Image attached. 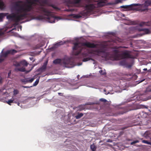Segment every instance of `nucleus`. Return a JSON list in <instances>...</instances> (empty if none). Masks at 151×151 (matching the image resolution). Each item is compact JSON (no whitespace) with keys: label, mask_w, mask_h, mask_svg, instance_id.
I'll return each instance as SVG.
<instances>
[{"label":"nucleus","mask_w":151,"mask_h":151,"mask_svg":"<svg viewBox=\"0 0 151 151\" xmlns=\"http://www.w3.org/2000/svg\"><path fill=\"white\" fill-rule=\"evenodd\" d=\"M29 72V71H27V72Z\"/></svg>","instance_id":"obj_53"},{"label":"nucleus","mask_w":151,"mask_h":151,"mask_svg":"<svg viewBox=\"0 0 151 151\" xmlns=\"http://www.w3.org/2000/svg\"><path fill=\"white\" fill-rule=\"evenodd\" d=\"M61 59H57L53 61V63L55 64H59L61 62Z\"/></svg>","instance_id":"obj_15"},{"label":"nucleus","mask_w":151,"mask_h":151,"mask_svg":"<svg viewBox=\"0 0 151 151\" xmlns=\"http://www.w3.org/2000/svg\"><path fill=\"white\" fill-rule=\"evenodd\" d=\"M143 70L145 71H146L147 70V69L146 68H145L143 69Z\"/></svg>","instance_id":"obj_49"},{"label":"nucleus","mask_w":151,"mask_h":151,"mask_svg":"<svg viewBox=\"0 0 151 151\" xmlns=\"http://www.w3.org/2000/svg\"><path fill=\"white\" fill-rule=\"evenodd\" d=\"M81 0H73L74 4H78L81 1Z\"/></svg>","instance_id":"obj_28"},{"label":"nucleus","mask_w":151,"mask_h":151,"mask_svg":"<svg viewBox=\"0 0 151 151\" xmlns=\"http://www.w3.org/2000/svg\"><path fill=\"white\" fill-rule=\"evenodd\" d=\"M14 95H16L19 93V91L17 89H14L13 91Z\"/></svg>","instance_id":"obj_27"},{"label":"nucleus","mask_w":151,"mask_h":151,"mask_svg":"<svg viewBox=\"0 0 151 151\" xmlns=\"http://www.w3.org/2000/svg\"><path fill=\"white\" fill-rule=\"evenodd\" d=\"M119 50L115 49L113 51V54L110 56L108 59L113 60H118L121 59L125 58H132L133 56L130 54L129 51L125 50L122 52L121 54Z\"/></svg>","instance_id":"obj_5"},{"label":"nucleus","mask_w":151,"mask_h":151,"mask_svg":"<svg viewBox=\"0 0 151 151\" xmlns=\"http://www.w3.org/2000/svg\"><path fill=\"white\" fill-rule=\"evenodd\" d=\"M141 139V140H142V139Z\"/></svg>","instance_id":"obj_58"},{"label":"nucleus","mask_w":151,"mask_h":151,"mask_svg":"<svg viewBox=\"0 0 151 151\" xmlns=\"http://www.w3.org/2000/svg\"><path fill=\"white\" fill-rule=\"evenodd\" d=\"M34 79L33 78H31L30 79H28V82L31 83L34 81Z\"/></svg>","instance_id":"obj_37"},{"label":"nucleus","mask_w":151,"mask_h":151,"mask_svg":"<svg viewBox=\"0 0 151 151\" xmlns=\"http://www.w3.org/2000/svg\"><path fill=\"white\" fill-rule=\"evenodd\" d=\"M4 34V32H2L1 30H0V36H2Z\"/></svg>","instance_id":"obj_40"},{"label":"nucleus","mask_w":151,"mask_h":151,"mask_svg":"<svg viewBox=\"0 0 151 151\" xmlns=\"http://www.w3.org/2000/svg\"><path fill=\"white\" fill-rule=\"evenodd\" d=\"M129 106H127V108L128 109H127V110L126 111V112L128 111H131L133 109V103H132L129 105Z\"/></svg>","instance_id":"obj_12"},{"label":"nucleus","mask_w":151,"mask_h":151,"mask_svg":"<svg viewBox=\"0 0 151 151\" xmlns=\"http://www.w3.org/2000/svg\"><path fill=\"white\" fill-rule=\"evenodd\" d=\"M47 65V63L46 62L44 63L43 65L38 69V70L40 71H43L46 69Z\"/></svg>","instance_id":"obj_10"},{"label":"nucleus","mask_w":151,"mask_h":151,"mask_svg":"<svg viewBox=\"0 0 151 151\" xmlns=\"http://www.w3.org/2000/svg\"><path fill=\"white\" fill-rule=\"evenodd\" d=\"M15 70L16 71H20L21 72H25V69L24 68L22 67L20 68H15Z\"/></svg>","instance_id":"obj_13"},{"label":"nucleus","mask_w":151,"mask_h":151,"mask_svg":"<svg viewBox=\"0 0 151 151\" xmlns=\"http://www.w3.org/2000/svg\"><path fill=\"white\" fill-rule=\"evenodd\" d=\"M31 60H32V58H31V59H30Z\"/></svg>","instance_id":"obj_56"},{"label":"nucleus","mask_w":151,"mask_h":151,"mask_svg":"<svg viewBox=\"0 0 151 151\" xmlns=\"http://www.w3.org/2000/svg\"><path fill=\"white\" fill-rule=\"evenodd\" d=\"M22 87L24 88H29L30 87H29V86H22Z\"/></svg>","instance_id":"obj_45"},{"label":"nucleus","mask_w":151,"mask_h":151,"mask_svg":"<svg viewBox=\"0 0 151 151\" xmlns=\"http://www.w3.org/2000/svg\"><path fill=\"white\" fill-rule=\"evenodd\" d=\"M14 65L16 66H19L21 65L20 62L19 63H17L16 64H14Z\"/></svg>","instance_id":"obj_35"},{"label":"nucleus","mask_w":151,"mask_h":151,"mask_svg":"<svg viewBox=\"0 0 151 151\" xmlns=\"http://www.w3.org/2000/svg\"><path fill=\"white\" fill-rule=\"evenodd\" d=\"M116 1L117 3H119V2H121V1L120 0H116Z\"/></svg>","instance_id":"obj_48"},{"label":"nucleus","mask_w":151,"mask_h":151,"mask_svg":"<svg viewBox=\"0 0 151 151\" xmlns=\"http://www.w3.org/2000/svg\"><path fill=\"white\" fill-rule=\"evenodd\" d=\"M37 12L45 16L46 17L41 16L40 17L41 19H46L50 23H54L55 19H60L59 17L55 16L52 13L49 11L47 8L44 7H39L37 9Z\"/></svg>","instance_id":"obj_3"},{"label":"nucleus","mask_w":151,"mask_h":151,"mask_svg":"<svg viewBox=\"0 0 151 151\" xmlns=\"http://www.w3.org/2000/svg\"><path fill=\"white\" fill-rule=\"evenodd\" d=\"M5 7V5L3 2L0 0V9H3Z\"/></svg>","instance_id":"obj_16"},{"label":"nucleus","mask_w":151,"mask_h":151,"mask_svg":"<svg viewBox=\"0 0 151 151\" xmlns=\"http://www.w3.org/2000/svg\"><path fill=\"white\" fill-rule=\"evenodd\" d=\"M85 1L88 4L86 5L85 9L81 12V14L84 16L93 13L94 10L97 8L111 4L110 3L106 4L107 0H99L96 1L94 0H85Z\"/></svg>","instance_id":"obj_2"},{"label":"nucleus","mask_w":151,"mask_h":151,"mask_svg":"<svg viewBox=\"0 0 151 151\" xmlns=\"http://www.w3.org/2000/svg\"><path fill=\"white\" fill-rule=\"evenodd\" d=\"M39 82V79H37L35 81V82L33 84L34 86H36L37 85L38 83Z\"/></svg>","instance_id":"obj_30"},{"label":"nucleus","mask_w":151,"mask_h":151,"mask_svg":"<svg viewBox=\"0 0 151 151\" xmlns=\"http://www.w3.org/2000/svg\"><path fill=\"white\" fill-rule=\"evenodd\" d=\"M14 101V99H10L8 101H6V102L8 104L10 105H11V103H13Z\"/></svg>","instance_id":"obj_22"},{"label":"nucleus","mask_w":151,"mask_h":151,"mask_svg":"<svg viewBox=\"0 0 151 151\" xmlns=\"http://www.w3.org/2000/svg\"><path fill=\"white\" fill-rule=\"evenodd\" d=\"M58 93L60 94V93Z\"/></svg>","instance_id":"obj_57"},{"label":"nucleus","mask_w":151,"mask_h":151,"mask_svg":"<svg viewBox=\"0 0 151 151\" xmlns=\"http://www.w3.org/2000/svg\"><path fill=\"white\" fill-rule=\"evenodd\" d=\"M142 142L143 143H146L148 145H151V142H149L147 140H142Z\"/></svg>","instance_id":"obj_23"},{"label":"nucleus","mask_w":151,"mask_h":151,"mask_svg":"<svg viewBox=\"0 0 151 151\" xmlns=\"http://www.w3.org/2000/svg\"><path fill=\"white\" fill-rule=\"evenodd\" d=\"M74 10L73 9H66V11L68 12H72Z\"/></svg>","instance_id":"obj_39"},{"label":"nucleus","mask_w":151,"mask_h":151,"mask_svg":"<svg viewBox=\"0 0 151 151\" xmlns=\"http://www.w3.org/2000/svg\"><path fill=\"white\" fill-rule=\"evenodd\" d=\"M11 74V71H10L8 73V77H9L10 76Z\"/></svg>","instance_id":"obj_46"},{"label":"nucleus","mask_w":151,"mask_h":151,"mask_svg":"<svg viewBox=\"0 0 151 151\" xmlns=\"http://www.w3.org/2000/svg\"><path fill=\"white\" fill-rule=\"evenodd\" d=\"M120 47L122 48H128L127 47H125V46Z\"/></svg>","instance_id":"obj_47"},{"label":"nucleus","mask_w":151,"mask_h":151,"mask_svg":"<svg viewBox=\"0 0 151 151\" xmlns=\"http://www.w3.org/2000/svg\"><path fill=\"white\" fill-rule=\"evenodd\" d=\"M20 64L21 65H22L23 66H27L28 64V63L25 60L21 61L20 62Z\"/></svg>","instance_id":"obj_14"},{"label":"nucleus","mask_w":151,"mask_h":151,"mask_svg":"<svg viewBox=\"0 0 151 151\" xmlns=\"http://www.w3.org/2000/svg\"><path fill=\"white\" fill-rule=\"evenodd\" d=\"M82 16L81 15H76V17L77 18H80Z\"/></svg>","instance_id":"obj_41"},{"label":"nucleus","mask_w":151,"mask_h":151,"mask_svg":"<svg viewBox=\"0 0 151 151\" xmlns=\"http://www.w3.org/2000/svg\"><path fill=\"white\" fill-rule=\"evenodd\" d=\"M104 91H106V90H104Z\"/></svg>","instance_id":"obj_54"},{"label":"nucleus","mask_w":151,"mask_h":151,"mask_svg":"<svg viewBox=\"0 0 151 151\" xmlns=\"http://www.w3.org/2000/svg\"><path fill=\"white\" fill-rule=\"evenodd\" d=\"M105 53L106 55L105 56H101V57L103 58H105L106 59H107V56L108 55V53H105V48L103 46H101L99 48L97 49L93 50L91 52L88 51L86 52L82 53V56L84 58L83 61V62H86L90 60H94L93 59L89 57L86 58L87 57H91L89 55L90 54H93L98 56H101V54Z\"/></svg>","instance_id":"obj_4"},{"label":"nucleus","mask_w":151,"mask_h":151,"mask_svg":"<svg viewBox=\"0 0 151 151\" xmlns=\"http://www.w3.org/2000/svg\"><path fill=\"white\" fill-rule=\"evenodd\" d=\"M78 108L80 111H82L84 109L85 107L84 106L81 105L79 106Z\"/></svg>","instance_id":"obj_25"},{"label":"nucleus","mask_w":151,"mask_h":151,"mask_svg":"<svg viewBox=\"0 0 151 151\" xmlns=\"http://www.w3.org/2000/svg\"><path fill=\"white\" fill-rule=\"evenodd\" d=\"M138 7L137 8V10L140 12H143L145 11H147L148 10V8L147 6L144 4H133L130 5H126L121 6L120 7L121 8L127 9L129 10H132L133 9V6H138Z\"/></svg>","instance_id":"obj_7"},{"label":"nucleus","mask_w":151,"mask_h":151,"mask_svg":"<svg viewBox=\"0 0 151 151\" xmlns=\"http://www.w3.org/2000/svg\"><path fill=\"white\" fill-rule=\"evenodd\" d=\"M41 46H40V45H37L35 47V49H37L39 48Z\"/></svg>","instance_id":"obj_36"},{"label":"nucleus","mask_w":151,"mask_h":151,"mask_svg":"<svg viewBox=\"0 0 151 151\" xmlns=\"http://www.w3.org/2000/svg\"><path fill=\"white\" fill-rule=\"evenodd\" d=\"M150 134L149 132H146L144 134V136L146 139H147L150 138Z\"/></svg>","instance_id":"obj_11"},{"label":"nucleus","mask_w":151,"mask_h":151,"mask_svg":"<svg viewBox=\"0 0 151 151\" xmlns=\"http://www.w3.org/2000/svg\"><path fill=\"white\" fill-rule=\"evenodd\" d=\"M6 16V14L4 13H0V19H2L4 17Z\"/></svg>","instance_id":"obj_24"},{"label":"nucleus","mask_w":151,"mask_h":151,"mask_svg":"<svg viewBox=\"0 0 151 151\" xmlns=\"http://www.w3.org/2000/svg\"><path fill=\"white\" fill-rule=\"evenodd\" d=\"M22 82L24 83H27L28 82V78H25L22 80Z\"/></svg>","instance_id":"obj_29"},{"label":"nucleus","mask_w":151,"mask_h":151,"mask_svg":"<svg viewBox=\"0 0 151 151\" xmlns=\"http://www.w3.org/2000/svg\"><path fill=\"white\" fill-rule=\"evenodd\" d=\"M143 30L147 33H148L150 32V30L148 29H144Z\"/></svg>","instance_id":"obj_33"},{"label":"nucleus","mask_w":151,"mask_h":151,"mask_svg":"<svg viewBox=\"0 0 151 151\" xmlns=\"http://www.w3.org/2000/svg\"><path fill=\"white\" fill-rule=\"evenodd\" d=\"M3 82V79L2 77L0 76V84L2 83Z\"/></svg>","instance_id":"obj_38"},{"label":"nucleus","mask_w":151,"mask_h":151,"mask_svg":"<svg viewBox=\"0 0 151 151\" xmlns=\"http://www.w3.org/2000/svg\"><path fill=\"white\" fill-rule=\"evenodd\" d=\"M93 104V103H91V104H90H90Z\"/></svg>","instance_id":"obj_50"},{"label":"nucleus","mask_w":151,"mask_h":151,"mask_svg":"<svg viewBox=\"0 0 151 151\" xmlns=\"http://www.w3.org/2000/svg\"><path fill=\"white\" fill-rule=\"evenodd\" d=\"M63 64L64 66L68 68L73 67L74 65V62L71 61L70 59L65 60L63 62Z\"/></svg>","instance_id":"obj_8"},{"label":"nucleus","mask_w":151,"mask_h":151,"mask_svg":"<svg viewBox=\"0 0 151 151\" xmlns=\"http://www.w3.org/2000/svg\"><path fill=\"white\" fill-rule=\"evenodd\" d=\"M4 60V59L2 58H0V63L2 62Z\"/></svg>","instance_id":"obj_44"},{"label":"nucleus","mask_w":151,"mask_h":151,"mask_svg":"<svg viewBox=\"0 0 151 151\" xmlns=\"http://www.w3.org/2000/svg\"><path fill=\"white\" fill-rule=\"evenodd\" d=\"M99 72L102 75H105L106 74V73L105 70L103 71V70H101L99 71Z\"/></svg>","instance_id":"obj_26"},{"label":"nucleus","mask_w":151,"mask_h":151,"mask_svg":"<svg viewBox=\"0 0 151 151\" xmlns=\"http://www.w3.org/2000/svg\"><path fill=\"white\" fill-rule=\"evenodd\" d=\"M47 3V0H42L41 1H40V3L41 5L43 6L45 4H46Z\"/></svg>","instance_id":"obj_17"},{"label":"nucleus","mask_w":151,"mask_h":151,"mask_svg":"<svg viewBox=\"0 0 151 151\" xmlns=\"http://www.w3.org/2000/svg\"><path fill=\"white\" fill-rule=\"evenodd\" d=\"M17 104H18V106H19V103H17Z\"/></svg>","instance_id":"obj_51"},{"label":"nucleus","mask_w":151,"mask_h":151,"mask_svg":"<svg viewBox=\"0 0 151 151\" xmlns=\"http://www.w3.org/2000/svg\"><path fill=\"white\" fill-rule=\"evenodd\" d=\"M57 45H61L63 44V42H59L56 44Z\"/></svg>","instance_id":"obj_42"},{"label":"nucleus","mask_w":151,"mask_h":151,"mask_svg":"<svg viewBox=\"0 0 151 151\" xmlns=\"http://www.w3.org/2000/svg\"><path fill=\"white\" fill-rule=\"evenodd\" d=\"M31 60H32V58H31V59H30Z\"/></svg>","instance_id":"obj_55"},{"label":"nucleus","mask_w":151,"mask_h":151,"mask_svg":"<svg viewBox=\"0 0 151 151\" xmlns=\"http://www.w3.org/2000/svg\"><path fill=\"white\" fill-rule=\"evenodd\" d=\"M100 100L101 101L103 102H106L107 101L106 99H103V98L101 99H100Z\"/></svg>","instance_id":"obj_34"},{"label":"nucleus","mask_w":151,"mask_h":151,"mask_svg":"<svg viewBox=\"0 0 151 151\" xmlns=\"http://www.w3.org/2000/svg\"><path fill=\"white\" fill-rule=\"evenodd\" d=\"M144 5L147 6V8H148V6L150 5L151 4V1H145L144 4Z\"/></svg>","instance_id":"obj_18"},{"label":"nucleus","mask_w":151,"mask_h":151,"mask_svg":"<svg viewBox=\"0 0 151 151\" xmlns=\"http://www.w3.org/2000/svg\"><path fill=\"white\" fill-rule=\"evenodd\" d=\"M52 7L54 9H55L57 10H60V9L59 8L56 6H55L54 5H52Z\"/></svg>","instance_id":"obj_31"},{"label":"nucleus","mask_w":151,"mask_h":151,"mask_svg":"<svg viewBox=\"0 0 151 151\" xmlns=\"http://www.w3.org/2000/svg\"><path fill=\"white\" fill-rule=\"evenodd\" d=\"M119 64L122 66H125L127 65V63L125 60H122L120 62Z\"/></svg>","instance_id":"obj_21"},{"label":"nucleus","mask_w":151,"mask_h":151,"mask_svg":"<svg viewBox=\"0 0 151 151\" xmlns=\"http://www.w3.org/2000/svg\"><path fill=\"white\" fill-rule=\"evenodd\" d=\"M37 3H40V0L27 1L26 3H24L22 1H18L15 2L14 6L15 10L18 14H9L7 16V18L12 19L16 23H17L20 21L27 17V13L33 10V6L37 5Z\"/></svg>","instance_id":"obj_1"},{"label":"nucleus","mask_w":151,"mask_h":151,"mask_svg":"<svg viewBox=\"0 0 151 151\" xmlns=\"http://www.w3.org/2000/svg\"><path fill=\"white\" fill-rule=\"evenodd\" d=\"M139 142V141L137 140H136L134 141H133V142H131V145H133L134 144L138 143Z\"/></svg>","instance_id":"obj_32"},{"label":"nucleus","mask_w":151,"mask_h":151,"mask_svg":"<svg viewBox=\"0 0 151 151\" xmlns=\"http://www.w3.org/2000/svg\"><path fill=\"white\" fill-rule=\"evenodd\" d=\"M13 103H16V102H15V101Z\"/></svg>","instance_id":"obj_52"},{"label":"nucleus","mask_w":151,"mask_h":151,"mask_svg":"<svg viewBox=\"0 0 151 151\" xmlns=\"http://www.w3.org/2000/svg\"><path fill=\"white\" fill-rule=\"evenodd\" d=\"M83 114L82 113H79L76 116V118L77 119H79L82 117L83 116Z\"/></svg>","instance_id":"obj_20"},{"label":"nucleus","mask_w":151,"mask_h":151,"mask_svg":"<svg viewBox=\"0 0 151 151\" xmlns=\"http://www.w3.org/2000/svg\"><path fill=\"white\" fill-rule=\"evenodd\" d=\"M97 45V44L88 42L83 43L81 44L79 43H75L74 44V46L73 48V55H77L82 52L83 50H87L84 47V46H86L89 48H94L96 47Z\"/></svg>","instance_id":"obj_6"},{"label":"nucleus","mask_w":151,"mask_h":151,"mask_svg":"<svg viewBox=\"0 0 151 151\" xmlns=\"http://www.w3.org/2000/svg\"><path fill=\"white\" fill-rule=\"evenodd\" d=\"M91 148L92 151H96V147L93 144L91 145L90 146Z\"/></svg>","instance_id":"obj_19"},{"label":"nucleus","mask_w":151,"mask_h":151,"mask_svg":"<svg viewBox=\"0 0 151 151\" xmlns=\"http://www.w3.org/2000/svg\"><path fill=\"white\" fill-rule=\"evenodd\" d=\"M141 108H147V107L146 106H144V105L142 106Z\"/></svg>","instance_id":"obj_43"},{"label":"nucleus","mask_w":151,"mask_h":151,"mask_svg":"<svg viewBox=\"0 0 151 151\" xmlns=\"http://www.w3.org/2000/svg\"><path fill=\"white\" fill-rule=\"evenodd\" d=\"M17 52V51L14 49H12L8 50L4 53H3L1 55H0V57L1 58H6L9 54H14L16 53Z\"/></svg>","instance_id":"obj_9"}]
</instances>
